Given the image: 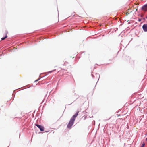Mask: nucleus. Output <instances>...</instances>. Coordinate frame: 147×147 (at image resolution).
<instances>
[{
  "label": "nucleus",
  "mask_w": 147,
  "mask_h": 147,
  "mask_svg": "<svg viewBox=\"0 0 147 147\" xmlns=\"http://www.w3.org/2000/svg\"><path fill=\"white\" fill-rule=\"evenodd\" d=\"M74 119H71L69 123L67 125V127L68 128H70L72 125H73L74 123Z\"/></svg>",
  "instance_id": "1"
},
{
  "label": "nucleus",
  "mask_w": 147,
  "mask_h": 147,
  "mask_svg": "<svg viewBox=\"0 0 147 147\" xmlns=\"http://www.w3.org/2000/svg\"><path fill=\"white\" fill-rule=\"evenodd\" d=\"M141 10L144 11H147V4L143 6Z\"/></svg>",
  "instance_id": "2"
},
{
  "label": "nucleus",
  "mask_w": 147,
  "mask_h": 147,
  "mask_svg": "<svg viewBox=\"0 0 147 147\" xmlns=\"http://www.w3.org/2000/svg\"><path fill=\"white\" fill-rule=\"evenodd\" d=\"M36 125L38 128H39L40 130L42 131H44V127L42 126H41L40 125L38 124H36Z\"/></svg>",
  "instance_id": "3"
},
{
  "label": "nucleus",
  "mask_w": 147,
  "mask_h": 147,
  "mask_svg": "<svg viewBox=\"0 0 147 147\" xmlns=\"http://www.w3.org/2000/svg\"><path fill=\"white\" fill-rule=\"evenodd\" d=\"M142 28L144 31L146 32L147 31V24H144L142 26Z\"/></svg>",
  "instance_id": "4"
},
{
  "label": "nucleus",
  "mask_w": 147,
  "mask_h": 147,
  "mask_svg": "<svg viewBox=\"0 0 147 147\" xmlns=\"http://www.w3.org/2000/svg\"><path fill=\"white\" fill-rule=\"evenodd\" d=\"M79 113V112L78 111L76 113L73 117H72L71 118V119H74V121L75 120V118L77 116L78 114V113Z\"/></svg>",
  "instance_id": "5"
},
{
  "label": "nucleus",
  "mask_w": 147,
  "mask_h": 147,
  "mask_svg": "<svg viewBox=\"0 0 147 147\" xmlns=\"http://www.w3.org/2000/svg\"><path fill=\"white\" fill-rule=\"evenodd\" d=\"M8 32L7 31H6V33H5V34H6L4 38H1L2 40H4L5 38H7V34H8Z\"/></svg>",
  "instance_id": "6"
},
{
  "label": "nucleus",
  "mask_w": 147,
  "mask_h": 147,
  "mask_svg": "<svg viewBox=\"0 0 147 147\" xmlns=\"http://www.w3.org/2000/svg\"><path fill=\"white\" fill-rule=\"evenodd\" d=\"M144 145H145L144 143V142H143V143L142 144V145L141 147H144Z\"/></svg>",
  "instance_id": "7"
},
{
  "label": "nucleus",
  "mask_w": 147,
  "mask_h": 147,
  "mask_svg": "<svg viewBox=\"0 0 147 147\" xmlns=\"http://www.w3.org/2000/svg\"><path fill=\"white\" fill-rule=\"evenodd\" d=\"M126 14L127 15H128L129 14V13L128 12H126Z\"/></svg>",
  "instance_id": "8"
},
{
  "label": "nucleus",
  "mask_w": 147,
  "mask_h": 147,
  "mask_svg": "<svg viewBox=\"0 0 147 147\" xmlns=\"http://www.w3.org/2000/svg\"><path fill=\"white\" fill-rule=\"evenodd\" d=\"M138 21H139L140 22L141 21V20L140 19H139L138 20Z\"/></svg>",
  "instance_id": "9"
},
{
  "label": "nucleus",
  "mask_w": 147,
  "mask_h": 147,
  "mask_svg": "<svg viewBox=\"0 0 147 147\" xmlns=\"http://www.w3.org/2000/svg\"><path fill=\"white\" fill-rule=\"evenodd\" d=\"M54 70H53V71H50V72H49V73H51V72H53V71H54Z\"/></svg>",
  "instance_id": "10"
},
{
  "label": "nucleus",
  "mask_w": 147,
  "mask_h": 147,
  "mask_svg": "<svg viewBox=\"0 0 147 147\" xmlns=\"http://www.w3.org/2000/svg\"><path fill=\"white\" fill-rule=\"evenodd\" d=\"M135 9H136V11L138 10L136 8Z\"/></svg>",
  "instance_id": "11"
},
{
  "label": "nucleus",
  "mask_w": 147,
  "mask_h": 147,
  "mask_svg": "<svg viewBox=\"0 0 147 147\" xmlns=\"http://www.w3.org/2000/svg\"><path fill=\"white\" fill-rule=\"evenodd\" d=\"M38 81V80H36L35 82Z\"/></svg>",
  "instance_id": "12"
},
{
  "label": "nucleus",
  "mask_w": 147,
  "mask_h": 147,
  "mask_svg": "<svg viewBox=\"0 0 147 147\" xmlns=\"http://www.w3.org/2000/svg\"><path fill=\"white\" fill-rule=\"evenodd\" d=\"M146 140L147 141V138H146Z\"/></svg>",
  "instance_id": "13"
}]
</instances>
